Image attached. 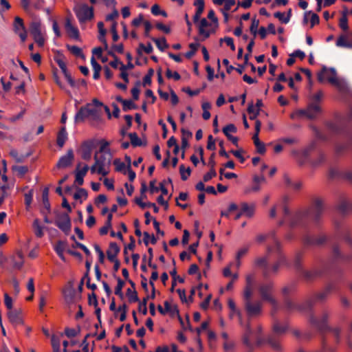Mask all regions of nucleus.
Listing matches in <instances>:
<instances>
[{"label": "nucleus", "instance_id": "f257e3e1", "mask_svg": "<svg viewBox=\"0 0 352 352\" xmlns=\"http://www.w3.org/2000/svg\"><path fill=\"white\" fill-rule=\"evenodd\" d=\"M324 210V201L319 197L313 199L310 208L304 212H296L289 221L291 228L305 226L309 220L318 222Z\"/></svg>", "mask_w": 352, "mask_h": 352}, {"label": "nucleus", "instance_id": "f03ea898", "mask_svg": "<svg viewBox=\"0 0 352 352\" xmlns=\"http://www.w3.org/2000/svg\"><path fill=\"white\" fill-rule=\"evenodd\" d=\"M111 154L110 151L108 153L98 155L96 152L94 155L95 163L90 167V171L92 174L98 173L102 176H106L109 174V167L111 162Z\"/></svg>", "mask_w": 352, "mask_h": 352}, {"label": "nucleus", "instance_id": "7ed1b4c3", "mask_svg": "<svg viewBox=\"0 0 352 352\" xmlns=\"http://www.w3.org/2000/svg\"><path fill=\"white\" fill-rule=\"evenodd\" d=\"M317 78L320 82H322L326 78L340 90L344 89V82L337 78L336 70L333 67L327 68L326 66H322V70L318 74Z\"/></svg>", "mask_w": 352, "mask_h": 352}, {"label": "nucleus", "instance_id": "20e7f679", "mask_svg": "<svg viewBox=\"0 0 352 352\" xmlns=\"http://www.w3.org/2000/svg\"><path fill=\"white\" fill-rule=\"evenodd\" d=\"M322 112L320 106L315 102H311L305 109H299L291 115L292 119L305 116L308 119H314Z\"/></svg>", "mask_w": 352, "mask_h": 352}, {"label": "nucleus", "instance_id": "39448f33", "mask_svg": "<svg viewBox=\"0 0 352 352\" xmlns=\"http://www.w3.org/2000/svg\"><path fill=\"white\" fill-rule=\"evenodd\" d=\"M74 11L80 24L91 20L94 17V9L86 4L77 5Z\"/></svg>", "mask_w": 352, "mask_h": 352}, {"label": "nucleus", "instance_id": "423d86ee", "mask_svg": "<svg viewBox=\"0 0 352 352\" xmlns=\"http://www.w3.org/2000/svg\"><path fill=\"white\" fill-rule=\"evenodd\" d=\"M273 290L274 283L271 281L263 283L258 287L261 298L263 300L269 302L274 308H276L278 306V302L272 296Z\"/></svg>", "mask_w": 352, "mask_h": 352}, {"label": "nucleus", "instance_id": "0eeeda50", "mask_svg": "<svg viewBox=\"0 0 352 352\" xmlns=\"http://www.w3.org/2000/svg\"><path fill=\"white\" fill-rule=\"evenodd\" d=\"M329 316L330 314L328 311H324L319 318H317L314 315H311L309 317V322L314 327L318 330H327L329 329L328 326V319Z\"/></svg>", "mask_w": 352, "mask_h": 352}, {"label": "nucleus", "instance_id": "6e6552de", "mask_svg": "<svg viewBox=\"0 0 352 352\" xmlns=\"http://www.w3.org/2000/svg\"><path fill=\"white\" fill-rule=\"evenodd\" d=\"M30 33L34 41L38 46L42 47L45 44V38L42 32V25L39 20L32 21L30 27Z\"/></svg>", "mask_w": 352, "mask_h": 352}, {"label": "nucleus", "instance_id": "1a4fd4ad", "mask_svg": "<svg viewBox=\"0 0 352 352\" xmlns=\"http://www.w3.org/2000/svg\"><path fill=\"white\" fill-rule=\"evenodd\" d=\"M256 344L255 345L257 346H261V344L267 342L270 346L272 348L274 351L276 352H281L283 350V348L280 343L279 340H278L274 336H270L267 340H265L261 335H255Z\"/></svg>", "mask_w": 352, "mask_h": 352}, {"label": "nucleus", "instance_id": "9d476101", "mask_svg": "<svg viewBox=\"0 0 352 352\" xmlns=\"http://www.w3.org/2000/svg\"><path fill=\"white\" fill-rule=\"evenodd\" d=\"M97 113L96 108L92 107L89 104L82 107L76 113L74 117L75 122H81L90 116H95Z\"/></svg>", "mask_w": 352, "mask_h": 352}, {"label": "nucleus", "instance_id": "9b49d317", "mask_svg": "<svg viewBox=\"0 0 352 352\" xmlns=\"http://www.w3.org/2000/svg\"><path fill=\"white\" fill-rule=\"evenodd\" d=\"M56 226L65 234H67L71 229V220L69 215L62 213L57 216L55 221Z\"/></svg>", "mask_w": 352, "mask_h": 352}, {"label": "nucleus", "instance_id": "f8f14e48", "mask_svg": "<svg viewBox=\"0 0 352 352\" xmlns=\"http://www.w3.org/2000/svg\"><path fill=\"white\" fill-rule=\"evenodd\" d=\"M285 307L289 311L298 310L302 311H307L311 309V304L309 301H305L301 305H296L289 299H285Z\"/></svg>", "mask_w": 352, "mask_h": 352}, {"label": "nucleus", "instance_id": "ddd939ff", "mask_svg": "<svg viewBox=\"0 0 352 352\" xmlns=\"http://www.w3.org/2000/svg\"><path fill=\"white\" fill-rule=\"evenodd\" d=\"M13 29L14 32L20 37L21 41L24 42L27 38V31L21 17L16 16L14 18Z\"/></svg>", "mask_w": 352, "mask_h": 352}, {"label": "nucleus", "instance_id": "4468645a", "mask_svg": "<svg viewBox=\"0 0 352 352\" xmlns=\"http://www.w3.org/2000/svg\"><path fill=\"white\" fill-rule=\"evenodd\" d=\"M244 305L247 314L250 317L257 316L261 313L262 305L259 301L255 302H252V301L245 302Z\"/></svg>", "mask_w": 352, "mask_h": 352}, {"label": "nucleus", "instance_id": "2eb2a0df", "mask_svg": "<svg viewBox=\"0 0 352 352\" xmlns=\"http://www.w3.org/2000/svg\"><path fill=\"white\" fill-rule=\"evenodd\" d=\"M96 145L94 140L84 142L81 146V157L85 160H89L91 157L92 151Z\"/></svg>", "mask_w": 352, "mask_h": 352}, {"label": "nucleus", "instance_id": "dca6fc26", "mask_svg": "<svg viewBox=\"0 0 352 352\" xmlns=\"http://www.w3.org/2000/svg\"><path fill=\"white\" fill-rule=\"evenodd\" d=\"M335 286L333 284H329L324 290L318 294H317L315 296L308 299L307 301L311 302V307L317 301H322L326 299V298L329 295L332 290H333Z\"/></svg>", "mask_w": 352, "mask_h": 352}, {"label": "nucleus", "instance_id": "f3484780", "mask_svg": "<svg viewBox=\"0 0 352 352\" xmlns=\"http://www.w3.org/2000/svg\"><path fill=\"white\" fill-rule=\"evenodd\" d=\"M74 151L72 149H69L67 153L59 159L56 164V167L58 168H65L69 167L74 160Z\"/></svg>", "mask_w": 352, "mask_h": 352}, {"label": "nucleus", "instance_id": "a211bd4d", "mask_svg": "<svg viewBox=\"0 0 352 352\" xmlns=\"http://www.w3.org/2000/svg\"><path fill=\"white\" fill-rule=\"evenodd\" d=\"M255 265L263 269V275L267 278L270 276V270L268 267V258L267 256L259 257L255 260Z\"/></svg>", "mask_w": 352, "mask_h": 352}, {"label": "nucleus", "instance_id": "6ab92c4d", "mask_svg": "<svg viewBox=\"0 0 352 352\" xmlns=\"http://www.w3.org/2000/svg\"><path fill=\"white\" fill-rule=\"evenodd\" d=\"M253 331L250 324L248 322L246 324L245 332L243 336V343L250 349L249 352H252L254 348V344L251 342V337Z\"/></svg>", "mask_w": 352, "mask_h": 352}, {"label": "nucleus", "instance_id": "aec40b11", "mask_svg": "<svg viewBox=\"0 0 352 352\" xmlns=\"http://www.w3.org/2000/svg\"><path fill=\"white\" fill-rule=\"evenodd\" d=\"M65 28L71 38L74 39L79 38V31L76 27L72 25L71 19L69 17L65 20Z\"/></svg>", "mask_w": 352, "mask_h": 352}, {"label": "nucleus", "instance_id": "412c9836", "mask_svg": "<svg viewBox=\"0 0 352 352\" xmlns=\"http://www.w3.org/2000/svg\"><path fill=\"white\" fill-rule=\"evenodd\" d=\"M209 26H210V23L206 19L203 18L199 21L198 24L199 34L203 36L204 39L208 38L210 35V31L207 30V28Z\"/></svg>", "mask_w": 352, "mask_h": 352}, {"label": "nucleus", "instance_id": "4be33fe9", "mask_svg": "<svg viewBox=\"0 0 352 352\" xmlns=\"http://www.w3.org/2000/svg\"><path fill=\"white\" fill-rule=\"evenodd\" d=\"M10 322L14 326H19L23 324L21 313L16 310H11L8 313Z\"/></svg>", "mask_w": 352, "mask_h": 352}, {"label": "nucleus", "instance_id": "5701e85b", "mask_svg": "<svg viewBox=\"0 0 352 352\" xmlns=\"http://www.w3.org/2000/svg\"><path fill=\"white\" fill-rule=\"evenodd\" d=\"M327 240V237L324 235H320L318 238L315 239L311 236L306 235L303 238V242L307 245H318L324 243Z\"/></svg>", "mask_w": 352, "mask_h": 352}, {"label": "nucleus", "instance_id": "b1692460", "mask_svg": "<svg viewBox=\"0 0 352 352\" xmlns=\"http://www.w3.org/2000/svg\"><path fill=\"white\" fill-rule=\"evenodd\" d=\"M337 209L342 214H346L352 210V204L346 198L340 199Z\"/></svg>", "mask_w": 352, "mask_h": 352}, {"label": "nucleus", "instance_id": "393cba45", "mask_svg": "<svg viewBox=\"0 0 352 352\" xmlns=\"http://www.w3.org/2000/svg\"><path fill=\"white\" fill-rule=\"evenodd\" d=\"M120 252V248L115 242H111L109 244V248L107 251V258L109 261H114L117 259V255Z\"/></svg>", "mask_w": 352, "mask_h": 352}, {"label": "nucleus", "instance_id": "a878e982", "mask_svg": "<svg viewBox=\"0 0 352 352\" xmlns=\"http://www.w3.org/2000/svg\"><path fill=\"white\" fill-rule=\"evenodd\" d=\"M324 273V269L314 270L313 271H302V274L307 280H311L316 277L322 276Z\"/></svg>", "mask_w": 352, "mask_h": 352}, {"label": "nucleus", "instance_id": "bb28decb", "mask_svg": "<svg viewBox=\"0 0 352 352\" xmlns=\"http://www.w3.org/2000/svg\"><path fill=\"white\" fill-rule=\"evenodd\" d=\"M255 206L254 204L249 205L247 203H242L241 204V212H243V215L247 217L251 218L254 214Z\"/></svg>", "mask_w": 352, "mask_h": 352}, {"label": "nucleus", "instance_id": "cd10ccee", "mask_svg": "<svg viewBox=\"0 0 352 352\" xmlns=\"http://www.w3.org/2000/svg\"><path fill=\"white\" fill-rule=\"evenodd\" d=\"M67 131H66V128L65 126H63L58 133V135H57V140H56V142H57V145L62 148L64 144H65V141L67 140Z\"/></svg>", "mask_w": 352, "mask_h": 352}, {"label": "nucleus", "instance_id": "c85d7f7f", "mask_svg": "<svg viewBox=\"0 0 352 352\" xmlns=\"http://www.w3.org/2000/svg\"><path fill=\"white\" fill-rule=\"evenodd\" d=\"M54 61L58 64L62 72H65L67 69L66 63L65 62V56L60 52H57L54 57Z\"/></svg>", "mask_w": 352, "mask_h": 352}, {"label": "nucleus", "instance_id": "c756f323", "mask_svg": "<svg viewBox=\"0 0 352 352\" xmlns=\"http://www.w3.org/2000/svg\"><path fill=\"white\" fill-rule=\"evenodd\" d=\"M65 249V243L62 241L57 242L54 247V250L63 261H65V257L64 256V251Z\"/></svg>", "mask_w": 352, "mask_h": 352}, {"label": "nucleus", "instance_id": "7c9ffc66", "mask_svg": "<svg viewBox=\"0 0 352 352\" xmlns=\"http://www.w3.org/2000/svg\"><path fill=\"white\" fill-rule=\"evenodd\" d=\"M135 203L142 208H145L146 207H151L153 209V211L155 213H157L159 211V208L154 203H144L142 201V197H136L135 199Z\"/></svg>", "mask_w": 352, "mask_h": 352}, {"label": "nucleus", "instance_id": "2f4dec72", "mask_svg": "<svg viewBox=\"0 0 352 352\" xmlns=\"http://www.w3.org/2000/svg\"><path fill=\"white\" fill-rule=\"evenodd\" d=\"M286 201H287V197H285L281 204L283 219L280 221L279 226L283 225L284 223V222L287 219V218L289 217V216H290V212H289V210L287 206L286 205Z\"/></svg>", "mask_w": 352, "mask_h": 352}, {"label": "nucleus", "instance_id": "473e14b6", "mask_svg": "<svg viewBox=\"0 0 352 352\" xmlns=\"http://www.w3.org/2000/svg\"><path fill=\"white\" fill-rule=\"evenodd\" d=\"M287 324H280L278 322H276L273 324V331L276 335H282L285 333L288 329Z\"/></svg>", "mask_w": 352, "mask_h": 352}, {"label": "nucleus", "instance_id": "72a5a7b5", "mask_svg": "<svg viewBox=\"0 0 352 352\" xmlns=\"http://www.w3.org/2000/svg\"><path fill=\"white\" fill-rule=\"evenodd\" d=\"M34 234L38 238H41L44 235L43 229L44 227H43L40 223L38 219H36L33 221L32 224Z\"/></svg>", "mask_w": 352, "mask_h": 352}, {"label": "nucleus", "instance_id": "f704fd0d", "mask_svg": "<svg viewBox=\"0 0 352 352\" xmlns=\"http://www.w3.org/2000/svg\"><path fill=\"white\" fill-rule=\"evenodd\" d=\"M275 250L277 253V255H278V261H276L277 263H280V265H284V264H286L287 263V261H286V258L284 255H283L281 254V252H280V243L277 241V240H275Z\"/></svg>", "mask_w": 352, "mask_h": 352}, {"label": "nucleus", "instance_id": "c9c22d12", "mask_svg": "<svg viewBox=\"0 0 352 352\" xmlns=\"http://www.w3.org/2000/svg\"><path fill=\"white\" fill-rule=\"evenodd\" d=\"M151 39L155 43L157 48L162 52L164 51V50L168 47L164 37L162 38H151Z\"/></svg>", "mask_w": 352, "mask_h": 352}, {"label": "nucleus", "instance_id": "e433bc0d", "mask_svg": "<svg viewBox=\"0 0 352 352\" xmlns=\"http://www.w3.org/2000/svg\"><path fill=\"white\" fill-rule=\"evenodd\" d=\"M129 137L130 138L131 143L133 146H140L142 145H146V143H143L142 141L138 138L137 133H129Z\"/></svg>", "mask_w": 352, "mask_h": 352}, {"label": "nucleus", "instance_id": "4c0bfd02", "mask_svg": "<svg viewBox=\"0 0 352 352\" xmlns=\"http://www.w3.org/2000/svg\"><path fill=\"white\" fill-rule=\"evenodd\" d=\"M333 256L334 259H341L342 261L349 260V256L343 255L338 245H335L333 248Z\"/></svg>", "mask_w": 352, "mask_h": 352}, {"label": "nucleus", "instance_id": "58836bf2", "mask_svg": "<svg viewBox=\"0 0 352 352\" xmlns=\"http://www.w3.org/2000/svg\"><path fill=\"white\" fill-rule=\"evenodd\" d=\"M117 282L118 284L115 288V294L118 296L120 298H123L124 294L122 289L124 285V282L120 277L117 278Z\"/></svg>", "mask_w": 352, "mask_h": 352}, {"label": "nucleus", "instance_id": "ea45409f", "mask_svg": "<svg viewBox=\"0 0 352 352\" xmlns=\"http://www.w3.org/2000/svg\"><path fill=\"white\" fill-rule=\"evenodd\" d=\"M49 188L47 187H45L42 193V199H43V203L44 205V207L50 211V204L49 201Z\"/></svg>", "mask_w": 352, "mask_h": 352}, {"label": "nucleus", "instance_id": "a19ab883", "mask_svg": "<svg viewBox=\"0 0 352 352\" xmlns=\"http://www.w3.org/2000/svg\"><path fill=\"white\" fill-rule=\"evenodd\" d=\"M113 164L116 166V171L122 172L124 175L126 174V170H127V168L126 166V164L123 162H121L119 159H116L113 162Z\"/></svg>", "mask_w": 352, "mask_h": 352}, {"label": "nucleus", "instance_id": "79ce46f5", "mask_svg": "<svg viewBox=\"0 0 352 352\" xmlns=\"http://www.w3.org/2000/svg\"><path fill=\"white\" fill-rule=\"evenodd\" d=\"M327 129L329 132L332 133H340L341 131V128L338 123L335 122H331L327 123Z\"/></svg>", "mask_w": 352, "mask_h": 352}, {"label": "nucleus", "instance_id": "37998d69", "mask_svg": "<svg viewBox=\"0 0 352 352\" xmlns=\"http://www.w3.org/2000/svg\"><path fill=\"white\" fill-rule=\"evenodd\" d=\"M179 173H180V175H181V179L183 181H186L190 175L191 169L190 167L185 168L184 165L182 164L179 166Z\"/></svg>", "mask_w": 352, "mask_h": 352}, {"label": "nucleus", "instance_id": "c03bdc74", "mask_svg": "<svg viewBox=\"0 0 352 352\" xmlns=\"http://www.w3.org/2000/svg\"><path fill=\"white\" fill-rule=\"evenodd\" d=\"M336 45L338 47H346V48L352 47V43L348 42L344 36H340L338 38V40L336 41Z\"/></svg>", "mask_w": 352, "mask_h": 352}, {"label": "nucleus", "instance_id": "a18cd8bd", "mask_svg": "<svg viewBox=\"0 0 352 352\" xmlns=\"http://www.w3.org/2000/svg\"><path fill=\"white\" fill-rule=\"evenodd\" d=\"M87 197V192L84 188H78L76 192L74 194V199L78 200L80 199H86Z\"/></svg>", "mask_w": 352, "mask_h": 352}, {"label": "nucleus", "instance_id": "49530a36", "mask_svg": "<svg viewBox=\"0 0 352 352\" xmlns=\"http://www.w3.org/2000/svg\"><path fill=\"white\" fill-rule=\"evenodd\" d=\"M199 44L198 43H192L189 45V47L190 48V51L187 52L185 54V56L187 58H190L192 56L195 55L196 51L197 50Z\"/></svg>", "mask_w": 352, "mask_h": 352}, {"label": "nucleus", "instance_id": "de8ad7c7", "mask_svg": "<svg viewBox=\"0 0 352 352\" xmlns=\"http://www.w3.org/2000/svg\"><path fill=\"white\" fill-rule=\"evenodd\" d=\"M143 235H144L143 241H144V243L145 244V245H148L149 242H151L152 244L156 243L157 239L153 234H152L151 236L147 232H144L143 233Z\"/></svg>", "mask_w": 352, "mask_h": 352}, {"label": "nucleus", "instance_id": "09e8293b", "mask_svg": "<svg viewBox=\"0 0 352 352\" xmlns=\"http://www.w3.org/2000/svg\"><path fill=\"white\" fill-rule=\"evenodd\" d=\"M126 295L129 298V300L130 302H135L139 301V298L138 296L136 291H132L130 288H129L126 291Z\"/></svg>", "mask_w": 352, "mask_h": 352}, {"label": "nucleus", "instance_id": "8fccbe9b", "mask_svg": "<svg viewBox=\"0 0 352 352\" xmlns=\"http://www.w3.org/2000/svg\"><path fill=\"white\" fill-rule=\"evenodd\" d=\"M68 50L75 56L85 58V56L82 52V50L76 45L67 46Z\"/></svg>", "mask_w": 352, "mask_h": 352}, {"label": "nucleus", "instance_id": "3c124183", "mask_svg": "<svg viewBox=\"0 0 352 352\" xmlns=\"http://www.w3.org/2000/svg\"><path fill=\"white\" fill-rule=\"evenodd\" d=\"M237 129L233 124H229L223 128V132L226 136L230 135V133H236Z\"/></svg>", "mask_w": 352, "mask_h": 352}, {"label": "nucleus", "instance_id": "603ef678", "mask_svg": "<svg viewBox=\"0 0 352 352\" xmlns=\"http://www.w3.org/2000/svg\"><path fill=\"white\" fill-rule=\"evenodd\" d=\"M149 298V296H146L143 298V300L140 302L139 306H138V310L140 312H141L143 315H146L147 314V300Z\"/></svg>", "mask_w": 352, "mask_h": 352}, {"label": "nucleus", "instance_id": "864d4df0", "mask_svg": "<svg viewBox=\"0 0 352 352\" xmlns=\"http://www.w3.org/2000/svg\"><path fill=\"white\" fill-rule=\"evenodd\" d=\"M122 106L123 111H124L130 109H135L137 108L136 104L131 100H125V101H123Z\"/></svg>", "mask_w": 352, "mask_h": 352}, {"label": "nucleus", "instance_id": "5fc2aeb1", "mask_svg": "<svg viewBox=\"0 0 352 352\" xmlns=\"http://www.w3.org/2000/svg\"><path fill=\"white\" fill-rule=\"evenodd\" d=\"M274 17L277 18L285 24H287L289 21V16H286L284 12H276L274 13Z\"/></svg>", "mask_w": 352, "mask_h": 352}, {"label": "nucleus", "instance_id": "6e6d98bb", "mask_svg": "<svg viewBox=\"0 0 352 352\" xmlns=\"http://www.w3.org/2000/svg\"><path fill=\"white\" fill-rule=\"evenodd\" d=\"M194 6L197 7L195 13L201 15L204 10V0H195Z\"/></svg>", "mask_w": 352, "mask_h": 352}, {"label": "nucleus", "instance_id": "4d7b16f0", "mask_svg": "<svg viewBox=\"0 0 352 352\" xmlns=\"http://www.w3.org/2000/svg\"><path fill=\"white\" fill-rule=\"evenodd\" d=\"M259 25V21L256 19V18L252 19V23L250 28V30L252 34H253L254 37L256 36L257 34V29L258 28Z\"/></svg>", "mask_w": 352, "mask_h": 352}, {"label": "nucleus", "instance_id": "13d9d810", "mask_svg": "<svg viewBox=\"0 0 352 352\" xmlns=\"http://www.w3.org/2000/svg\"><path fill=\"white\" fill-rule=\"evenodd\" d=\"M12 169L21 177L23 176L28 170L25 166H13Z\"/></svg>", "mask_w": 352, "mask_h": 352}, {"label": "nucleus", "instance_id": "bf43d9fd", "mask_svg": "<svg viewBox=\"0 0 352 352\" xmlns=\"http://www.w3.org/2000/svg\"><path fill=\"white\" fill-rule=\"evenodd\" d=\"M74 294L75 291L72 288H69L64 292L65 298L68 302L73 301Z\"/></svg>", "mask_w": 352, "mask_h": 352}, {"label": "nucleus", "instance_id": "052dcab7", "mask_svg": "<svg viewBox=\"0 0 352 352\" xmlns=\"http://www.w3.org/2000/svg\"><path fill=\"white\" fill-rule=\"evenodd\" d=\"M80 166V164H78L76 167L75 173L79 176H82V177H84L86 175L88 170L89 169V167L87 165H85L82 168L79 169Z\"/></svg>", "mask_w": 352, "mask_h": 352}, {"label": "nucleus", "instance_id": "680f3d73", "mask_svg": "<svg viewBox=\"0 0 352 352\" xmlns=\"http://www.w3.org/2000/svg\"><path fill=\"white\" fill-rule=\"evenodd\" d=\"M140 82L138 81L135 84V86L131 89V94L133 100H137L139 98L140 94Z\"/></svg>", "mask_w": 352, "mask_h": 352}, {"label": "nucleus", "instance_id": "e2e57ef3", "mask_svg": "<svg viewBox=\"0 0 352 352\" xmlns=\"http://www.w3.org/2000/svg\"><path fill=\"white\" fill-rule=\"evenodd\" d=\"M252 288L253 287H245L244 292H243L244 302H248V301H251Z\"/></svg>", "mask_w": 352, "mask_h": 352}, {"label": "nucleus", "instance_id": "0e129e2a", "mask_svg": "<svg viewBox=\"0 0 352 352\" xmlns=\"http://www.w3.org/2000/svg\"><path fill=\"white\" fill-rule=\"evenodd\" d=\"M340 28L344 31H346L349 29L348 19L345 16H342L339 21Z\"/></svg>", "mask_w": 352, "mask_h": 352}, {"label": "nucleus", "instance_id": "69168bd1", "mask_svg": "<svg viewBox=\"0 0 352 352\" xmlns=\"http://www.w3.org/2000/svg\"><path fill=\"white\" fill-rule=\"evenodd\" d=\"M217 175V173L215 171L214 168H210V171L206 173L203 179L204 182H207L210 181L212 177H215Z\"/></svg>", "mask_w": 352, "mask_h": 352}, {"label": "nucleus", "instance_id": "338daca9", "mask_svg": "<svg viewBox=\"0 0 352 352\" xmlns=\"http://www.w3.org/2000/svg\"><path fill=\"white\" fill-rule=\"evenodd\" d=\"M78 332H79V330L77 331L75 329H72V328L67 327L65 329V334L69 338H72L76 337L77 336V334L78 333Z\"/></svg>", "mask_w": 352, "mask_h": 352}, {"label": "nucleus", "instance_id": "774afa93", "mask_svg": "<svg viewBox=\"0 0 352 352\" xmlns=\"http://www.w3.org/2000/svg\"><path fill=\"white\" fill-rule=\"evenodd\" d=\"M166 76L168 78H173L175 80H179L181 78L179 74L177 72H173L170 69H166Z\"/></svg>", "mask_w": 352, "mask_h": 352}]
</instances>
